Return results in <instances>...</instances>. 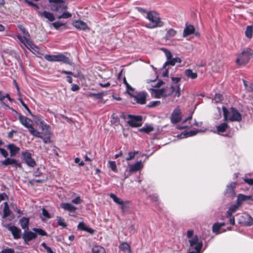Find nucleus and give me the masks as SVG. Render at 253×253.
I'll return each mask as SVG.
<instances>
[{
  "mask_svg": "<svg viewBox=\"0 0 253 253\" xmlns=\"http://www.w3.org/2000/svg\"><path fill=\"white\" fill-rule=\"evenodd\" d=\"M187 237L188 239L190 248L194 251L201 252L203 246V241L199 238L197 235H194V231L193 230H188L187 231Z\"/></svg>",
  "mask_w": 253,
  "mask_h": 253,
  "instance_id": "1",
  "label": "nucleus"
},
{
  "mask_svg": "<svg viewBox=\"0 0 253 253\" xmlns=\"http://www.w3.org/2000/svg\"><path fill=\"white\" fill-rule=\"evenodd\" d=\"M253 55V50L249 47L245 48L240 53L237 54L235 62L239 66H244L249 62Z\"/></svg>",
  "mask_w": 253,
  "mask_h": 253,
  "instance_id": "2",
  "label": "nucleus"
},
{
  "mask_svg": "<svg viewBox=\"0 0 253 253\" xmlns=\"http://www.w3.org/2000/svg\"><path fill=\"white\" fill-rule=\"evenodd\" d=\"M223 116L224 120H228L231 122H240L242 121V117L240 113L235 108L231 107L230 111L228 110L225 107L223 108Z\"/></svg>",
  "mask_w": 253,
  "mask_h": 253,
  "instance_id": "3",
  "label": "nucleus"
},
{
  "mask_svg": "<svg viewBox=\"0 0 253 253\" xmlns=\"http://www.w3.org/2000/svg\"><path fill=\"white\" fill-rule=\"evenodd\" d=\"M15 113L18 115V119L21 124L25 127L29 129V131L33 136L37 137L42 138L41 133L35 129L32 126V121L27 117L22 116L20 114L15 111Z\"/></svg>",
  "mask_w": 253,
  "mask_h": 253,
  "instance_id": "4",
  "label": "nucleus"
},
{
  "mask_svg": "<svg viewBox=\"0 0 253 253\" xmlns=\"http://www.w3.org/2000/svg\"><path fill=\"white\" fill-rule=\"evenodd\" d=\"M146 18L150 21V23L146 25L147 28L153 29L164 25V22L161 20L159 14L155 11L148 12Z\"/></svg>",
  "mask_w": 253,
  "mask_h": 253,
  "instance_id": "5",
  "label": "nucleus"
},
{
  "mask_svg": "<svg viewBox=\"0 0 253 253\" xmlns=\"http://www.w3.org/2000/svg\"><path fill=\"white\" fill-rule=\"evenodd\" d=\"M129 120L127 121L128 125L131 127H139L142 125V117L141 116L128 115Z\"/></svg>",
  "mask_w": 253,
  "mask_h": 253,
  "instance_id": "6",
  "label": "nucleus"
},
{
  "mask_svg": "<svg viewBox=\"0 0 253 253\" xmlns=\"http://www.w3.org/2000/svg\"><path fill=\"white\" fill-rule=\"evenodd\" d=\"M152 95L156 98H160L162 97H166L171 95V93H168L167 89L165 88L161 89L151 88Z\"/></svg>",
  "mask_w": 253,
  "mask_h": 253,
  "instance_id": "7",
  "label": "nucleus"
},
{
  "mask_svg": "<svg viewBox=\"0 0 253 253\" xmlns=\"http://www.w3.org/2000/svg\"><path fill=\"white\" fill-rule=\"evenodd\" d=\"M22 156L23 161L28 167L33 168L36 165L35 160L32 158L31 153L28 151L22 152Z\"/></svg>",
  "mask_w": 253,
  "mask_h": 253,
  "instance_id": "8",
  "label": "nucleus"
},
{
  "mask_svg": "<svg viewBox=\"0 0 253 253\" xmlns=\"http://www.w3.org/2000/svg\"><path fill=\"white\" fill-rule=\"evenodd\" d=\"M181 119V113L179 106H177L173 111L171 117L170 121L172 124H176L179 122Z\"/></svg>",
  "mask_w": 253,
  "mask_h": 253,
  "instance_id": "9",
  "label": "nucleus"
},
{
  "mask_svg": "<svg viewBox=\"0 0 253 253\" xmlns=\"http://www.w3.org/2000/svg\"><path fill=\"white\" fill-rule=\"evenodd\" d=\"M5 227L10 231L12 234L14 239H18L21 237V229L15 226H12L10 224H7Z\"/></svg>",
  "mask_w": 253,
  "mask_h": 253,
  "instance_id": "10",
  "label": "nucleus"
},
{
  "mask_svg": "<svg viewBox=\"0 0 253 253\" xmlns=\"http://www.w3.org/2000/svg\"><path fill=\"white\" fill-rule=\"evenodd\" d=\"M62 209L69 212V215L71 216H75L76 213V211L78 208L72 204L69 203H63L60 205Z\"/></svg>",
  "mask_w": 253,
  "mask_h": 253,
  "instance_id": "11",
  "label": "nucleus"
},
{
  "mask_svg": "<svg viewBox=\"0 0 253 253\" xmlns=\"http://www.w3.org/2000/svg\"><path fill=\"white\" fill-rule=\"evenodd\" d=\"M162 50H163L164 52L167 59V61L165 63V64L163 65V68H166V67L168 65H170L172 66L175 65V63L174 62L173 58L172 57V54L171 52L169 50H168L167 49L164 48H162Z\"/></svg>",
  "mask_w": 253,
  "mask_h": 253,
  "instance_id": "12",
  "label": "nucleus"
},
{
  "mask_svg": "<svg viewBox=\"0 0 253 253\" xmlns=\"http://www.w3.org/2000/svg\"><path fill=\"white\" fill-rule=\"evenodd\" d=\"M3 205L4 208L3 209V214L2 215V218H6L8 217L9 220H12L14 219L15 216L10 210L7 202H5L3 203Z\"/></svg>",
  "mask_w": 253,
  "mask_h": 253,
  "instance_id": "13",
  "label": "nucleus"
},
{
  "mask_svg": "<svg viewBox=\"0 0 253 253\" xmlns=\"http://www.w3.org/2000/svg\"><path fill=\"white\" fill-rule=\"evenodd\" d=\"M147 93L145 92L142 91L137 93L136 95H132V97L134 99L136 102L140 104H145L146 101Z\"/></svg>",
  "mask_w": 253,
  "mask_h": 253,
  "instance_id": "14",
  "label": "nucleus"
},
{
  "mask_svg": "<svg viewBox=\"0 0 253 253\" xmlns=\"http://www.w3.org/2000/svg\"><path fill=\"white\" fill-rule=\"evenodd\" d=\"M22 43H23L24 45L31 52H33L34 53H39V47L32 43V42L30 41V38L24 41Z\"/></svg>",
  "mask_w": 253,
  "mask_h": 253,
  "instance_id": "15",
  "label": "nucleus"
},
{
  "mask_svg": "<svg viewBox=\"0 0 253 253\" xmlns=\"http://www.w3.org/2000/svg\"><path fill=\"white\" fill-rule=\"evenodd\" d=\"M19 29L22 32L23 34V36L21 35H18L16 36L17 39L21 42H23L24 41L27 40L28 39L30 38V35L28 32L26 30V29L22 25H18Z\"/></svg>",
  "mask_w": 253,
  "mask_h": 253,
  "instance_id": "16",
  "label": "nucleus"
},
{
  "mask_svg": "<svg viewBox=\"0 0 253 253\" xmlns=\"http://www.w3.org/2000/svg\"><path fill=\"white\" fill-rule=\"evenodd\" d=\"M53 4L51 5L50 9L52 11L57 12L60 10H66L67 6L64 4L65 1L63 0L62 2H52Z\"/></svg>",
  "mask_w": 253,
  "mask_h": 253,
  "instance_id": "17",
  "label": "nucleus"
},
{
  "mask_svg": "<svg viewBox=\"0 0 253 253\" xmlns=\"http://www.w3.org/2000/svg\"><path fill=\"white\" fill-rule=\"evenodd\" d=\"M37 235L35 233L28 230L26 231L25 230L22 236L26 244H28L29 242L35 239Z\"/></svg>",
  "mask_w": 253,
  "mask_h": 253,
  "instance_id": "18",
  "label": "nucleus"
},
{
  "mask_svg": "<svg viewBox=\"0 0 253 253\" xmlns=\"http://www.w3.org/2000/svg\"><path fill=\"white\" fill-rule=\"evenodd\" d=\"M37 13L39 16L44 17L50 22H53L55 20V17L53 14L50 12L44 10L42 12L38 11Z\"/></svg>",
  "mask_w": 253,
  "mask_h": 253,
  "instance_id": "19",
  "label": "nucleus"
},
{
  "mask_svg": "<svg viewBox=\"0 0 253 253\" xmlns=\"http://www.w3.org/2000/svg\"><path fill=\"white\" fill-rule=\"evenodd\" d=\"M7 148L10 151L11 157L15 156L20 151V148L15 145L14 144H9Z\"/></svg>",
  "mask_w": 253,
  "mask_h": 253,
  "instance_id": "20",
  "label": "nucleus"
},
{
  "mask_svg": "<svg viewBox=\"0 0 253 253\" xmlns=\"http://www.w3.org/2000/svg\"><path fill=\"white\" fill-rule=\"evenodd\" d=\"M195 28L193 25L186 24L185 28L183 31V36L184 37H186L191 34H193L195 32Z\"/></svg>",
  "mask_w": 253,
  "mask_h": 253,
  "instance_id": "21",
  "label": "nucleus"
},
{
  "mask_svg": "<svg viewBox=\"0 0 253 253\" xmlns=\"http://www.w3.org/2000/svg\"><path fill=\"white\" fill-rule=\"evenodd\" d=\"M73 25L79 30H85L88 28L87 25L81 20H77L74 22Z\"/></svg>",
  "mask_w": 253,
  "mask_h": 253,
  "instance_id": "22",
  "label": "nucleus"
},
{
  "mask_svg": "<svg viewBox=\"0 0 253 253\" xmlns=\"http://www.w3.org/2000/svg\"><path fill=\"white\" fill-rule=\"evenodd\" d=\"M57 61H62L64 63L70 65L72 64L71 60L63 54H59L57 55Z\"/></svg>",
  "mask_w": 253,
  "mask_h": 253,
  "instance_id": "23",
  "label": "nucleus"
},
{
  "mask_svg": "<svg viewBox=\"0 0 253 253\" xmlns=\"http://www.w3.org/2000/svg\"><path fill=\"white\" fill-rule=\"evenodd\" d=\"M19 223L21 227L24 230L28 231L29 230V218L27 217H22L19 220Z\"/></svg>",
  "mask_w": 253,
  "mask_h": 253,
  "instance_id": "24",
  "label": "nucleus"
},
{
  "mask_svg": "<svg viewBox=\"0 0 253 253\" xmlns=\"http://www.w3.org/2000/svg\"><path fill=\"white\" fill-rule=\"evenodd\" d=\"M142 166L141 161H138L133 165H131L129 166V170L130 172H134L137 171L141 169Z\"/></svg>",
  "mask_w": 253,
  "mask_h": 253,
  "instance_id": "25",
  "label": "nucleus"
},
{
  "mask_svg": "<svg viewBox=\"0 0 253 253\" xmlns=\"http://www.w3.org/2000/svg\"><path fill=\"white\" fill-rule=\"evenodd\" d=\"M170 89V92H169L168 93H171V94H174L175 96L178 97L180 96V88L179 84H178L176 87L171 86Z\"/></svg>",
  "mask_w": 253,
  "mask_h": 253,
  "instance_id": "26",
  "label": "nucleus"
},
{
  "mask_svg": "<svg viewBox=\"0 0 253 253\" xmlns=\"http://www.w3.org/2000/svg\"><path fill=\"white\" fill-rule=\"evenodd\" d=\"M120 250L124 253H131V250L129 245L126 243L121 244L119 247Z\"/></svg>",
  "mask_w": 253,
  "mask_h": 253,
  "instance_id": "27",
  "label": "nucleus"
},
{
  "mask_svg": "<svg viewBox=\"0 0 253 253\" xmlns=\"http://www.w3.org/2000/svg\"><path fill=\"white\" fill-rule=\"evenodd\" d=\"M197 132L198 131L190 130L188 132H182L180 134L178 135L177 137L180 138H183L189 136H192L196 135Z\"/></svg>",
  "mask_w": 253,
  "mask_h": 253,
  "instance_id": "28",
  "label": "nucleus"
},
{
  "mask_svg": "<svg viewBox=\"0 0 253 253\" xmlns=\"http://www.w3.org/2000/svg\"><path fill=\"white\" fill-rule=\"evenodd\" d=\"M229 127V126L226 123H222L216 126L217 131L219 134L224 132Z\"/></svg>",
  "mask_w": 253,
  "mask_h": 253,
  "instance_id": "29",
  "label": "nucleus"
},
{
  "mask_svg": "<svg viewBox=\"0 0 253 253\" xmlns=\"http://www.w3.org/2000/svg\"><path fill=\"white\" fill-rule=\"evenodd\" d=\"M252 197V196L251 195L246 196L243 194H239L237 197V203L240 205L242 202L248 201L251 199Z\"/></svg>",
  "mask_w": 253,
  "mask_h": 253,
  "instance_id": "30",
  "label": "nucleus"
},
{
  "mask_svg": "<svg viewBox=\"0 0 253 253\" xmlns=\"http://www.w3.org/2000/svg\"><path fill=\"white\" fill-rule=\"evenodd\" d=\"M176 34V31L173 29H169L165 37V39L166 40H169L171 39L172 38L174 37Z\"/></svg>",
  "mask_w": 253,
  "mask_h": 253,
  "instance_id": "31",
  "label": "nucleus"
},
{
  "mask_svg": "<svg viewBox=\"0 0 253 253\" xmlns=\"http://www.w3.org/2000/svg\"><path fill=\"white\" fill-rule=\"evenodd\" d=\"M148 199H149L151 201L155 202L156 203V208L158 210H161V207L160 206V204L158 202L159 199L158 197L156 195H150L148 196Z\"/></svg>",
  "mask_w": 253,
  "mask_h": 253,
  "instance_id": "32",
  "label": "nucleus"
},
{
  "mask_svg": "<svg viewBox=\"0 0 253 253\" xmlns=\"http://www.w3.org/2000/svg\"><path fill=\"white\" fill-rule=\"evenodd\" d=\"M186 76L191 79H195L197 78V74L195 72H193L191 69H188L185 71Z\"/></svg>",
  "mask_w": 253,
  "mask_h": 253,
  "instance_id": "33",
  "label": "nucleus"
},
{
  "mask_svg": "<svg viewBox=\"0 0 253 253\" xmlns=\"http://www.w3.org/2000/svg\"><path fill=\"white\" fill-rule=\"evenodd\" d=\"M120 206L122 212L125 213L130 208V202L129 201H125Z\"/></svg>",
  "mask_w": 253,
  "mask_h": 253,
  "instance_id": "34",
  "label": "nucleus"
},
{
  "mask_svg": "<svg viewBox=\"0 0 253 253\" xmlns=\"http://www.w3.org/2000/svg\"><path fill=\"white\" fill-rule=\"evenodd\" d=\"M92 253H106L105 249L99 245H96L92 248Z\"/></svg>",
  "mask_w": 253,
  "mask_h": 253,
  "instance_id": "35",
  "label": "nucleus"
},
{
  "mask_svg": "<svg viewBox=\"0 0 253 253\" xmlns=\"http://www.w3.org/2000/svg\"><path fill=\"white\" fill-rule=\"evenodd\" d=\"M239 204L234 205L231 206L227 211L226 216H231L238 209Z\"/></svg>",
  "mask_w": 253,
  "mask_h": 253,
  "instance_id": "36",
  "label": "nucleus"
},
{
  "mask_svg": "<svg viewBox=\"0 0 253 253\" xmlns=\"http://www.w3.org/2000/svg\"><path fill=\"white\" fill-rule=\"evenodd\" d=\"M253 26L250 25L246 27V29L245 31V35L246 37L249 39H251L253 37Z\"/></svg>",
  "mask_w": 253,
  "mask_h": 253,
  "instance_id": "37",
  "label": "nucleus"
},
{
  "mask_svg": "<svg viewBox=\"0 0 253 253\" xmlns=\"http://www.w3.org/2000/svg\"><path fill=\"white\" fill-rule=\"evenodd\" d=\"M153 130L154 128L153 126L149 125H146L140 129L139 131L140 132H144L146 133H149V132L152 131Z\"/></svg>",
  "mask_w": 253,
  "mask_h": 253,
  "instance_id": "38",
  "label": "nucleus"
},
{
  "mask_svg": "<svg viewBox=\"0 0 253 253\" xmlns=\"http://www.w3.org/2000/svg\"><path fill=\"white\" fill-rule=\"evenodd\" d=\"M15 159L13 158H7L4 160L1 161V164L4 166H7L8 165L12 166L13 164Z\"/></svg>",
  "mask_w": 253,
  "mask_h": 253,
  "instance_id": "39",
  "label": "nucleus"
},
{
  "mask_svg": "<svg viewBox=\"0 0 253 253\" xmlns=\"http://www.w3.org/2000/svg\"><path fill=\"white\" fill-rule=\"evenodd\" d=\"M223 99V95L220 93H216L214 98L212 99V102L214 103H218Z\"/></svg>",
  "mask_w": 253,
  "mask_h": 253,
  "instance_id": "40",
  "label": "nucleus"
},
{
  "mask_svg": "<svg viewBox=\"0 0 253 253\" xmlns=\"http://www.w3.org/2000/svg\"><path fill=\"white\" fill-rule=\"evenodd\" d=\"M56 219L57 220V224L59 226H60L63 228H65L67 227V225L65 222V220L64 218H63L61 216H57Z\"/></svg>",
  "mask_w": 253,
  "mask_h": 253,
  "instance_id": "41",
  "label": "nucleus"
},
{
  "mask_svg": "<svg viewBox=\"0 0 253 253\" xmlns=\"http://www.w3.org/2000/svg\"><path fill=\"white\" fill-rule=\"evenodd\" d=\"M110 197L113 200L114 202L120 205L121 204H123L124 201L121 200V199L118 198L114 194L111 193L110 194Z\"/></svg>",
  "mask_w": 253,
  "mask_h": 253,
  "instance_id": "42",
  "label": "nucleus"
},
{
  "mask_svg": "<svg viewBox=\"0 0 253 253\" xmlns=\"http://www.w3.org/2000/svg\"><path fill=\"white\" fill-rule=\"evenodd\" d=\"M105 95V93L103 92H99L98 93H90L89 96L91 97H94L98 99H102L103 96Z\"/></svg>",
  "mask_w": 253,
  "mask_h": 253,
  "instance_id": "43",
  "label": "nucleus"
},
{
  "mask_svg": "<svg viewBox=\"0 0 253 253\" xmlns=\"http://www.w3.org/2000/svg\"><path fill=\"white\" fill-rule=\"evenodd\" d=\"M221 227H220L219 223H215L212 226V231L213 232L218 234L221 233L222 232L220 231Z\"/></svg>",
  "mask_w": 253,
  "mask_h": 253,
  "instance_id": "44",
  "label": "nucleus"
},
{
  "mask_svg": "<svg viewBox=\"0 0 253 253\" xmlns=\"http://www.w3.org/2000/svg\"><path fill=\"white\" fill-rule=\"evenodd\" d=\"M44 58L50 62H57V55H45Z\"/></svg>",
  "mask_w": 253,
  "mask_h": 253,
  "instance_id": "45",
  "label": "nucleus"
},
{
  "mask_svg": "<svg viewBox=\"0 0 253 253\" xmlns=\"http://www.w3.org/2000/svg\"><path fill=\"white\" fill-rule=\"evenodd\" d=\"M138 153H139V152L137 151L129 152L128 154V156L126 158V160L127 161H130V160L133 159L134 158L135 156L136 155L138 154Z\"/></svg>",
  "mask_w": 253,
  "mask_h": 253,
  "instance_id": "46",
  "label": "nucleus"
},
{
  "mask_svg": "<svg viewBox=\"0 0 253 253\" xmlns=\"http://www.w3.org/2000/svg\"><path fill=\"white\" fill-rule=\"evenodd\" d=\"M33 230L39 235L41 236H46L47 234L46 232L42 229L34 228Z\"/></svg>",
  "mask_w": 253,
  "mask_h": 253,
  "instance_id": "47",
  "label": "nucleus"
},
{
  "mask_svg": "<svg viewBox=\"0 0 253 253\" xmlns=\"http://www.w3.org/2000/svg\"><path fill=\"white\" fill-rule=\"evenodd\" d=\"M5 98V96L3 95L2 97H0V102L1 104V106L2 108H3L5 109H6L7 108H9V106L5 103L4 102V99Z\"/></svg>",
  "mask_w": 253,
  "mask_h": 253,
  "instance_id": "48",
  "label": "nucleus"
},
{
  "mask_svg": "<svg viewBox=\"0 0 253 253\" xmlns=\"http://www.w3.org/2000/svg\"><path fill=\"white\" fill-rule=\"evenodd\" d=\"M41 246L46 250L47 253H55L44 242L42 243Z\"/></svg>",
  "mask_w": 253,
  "mask_h": 253,
  "instance_id": "49",
  "label": "nucleus"
},
{
  "mask_svg": "<svg viewBox=\"0 0 253 253\" xmlns=\"http://www.w3.org/2000/svg\"><path fill=\"white\" fill-rule=\"evenodd\" d=\"M52 26L55 28L56 30H58L61 26H64L65 24L62 23L59 21H57L56 22H54L52 23Z\"/></svg>",
  "mask_w": 253,
  "mask_h": 253,
  "instance_id": "50",
  "label": "nucleus"
},
{
  "mask_svg": "<svg viewBox=\"0 0 253 253\" xmlns=\"http://www.w3.org/2000/svg\"><path fill=\"white\" fill-rule=\"evenodd\" d=\"M160 104V101H151L147 105V107L149 108H152L154 107L157 106H158Z\"/></svg>",
  "mask_w": 253,
  "mask_h": 253,
  "instance_id": "51",
  "label": "nucleus"
},
{
  "mask_svg": "<svg viewBox=\"0 0 253 253\" xmlns=\"http://www.w3.org/2000/svg\"><path fill=\"white\" fill-rule=\"evenodd\" d=\"M25 3H26L28 5L33 6L36 8L37 9H39V6L36 3L33 2L32 1L29 0H24Z\"/></svg>",
  "mask_w": 253,
  "mask_h": 253,
  "instance_id": "52",
  "label": "nucleus"
},
{
  "mask_svg": "<svg viewBox=\"0 0 253 253\" xmlns=\"http://www.w3.org/2000/svg\"><path fill=\"white\" fill-rule=\"evenodd\" d=\"M72 202L75 204H80L83 202V200L80 196H77L72 200Z\"/></svg>",
  "mask_w": 253,
  "mask_h": 253,
  "instance_id": "53",
  "label": "nucleus"
},
{
  "mask_svg": "<svg viewBox=\"0 0 253 253\" xmlns=\"http://www.w3.org/2000/svg\"><path fill=\"white\" fill-rule=\"evenodd\" d=\"M87 226L84 222H80L78 228L82 231H85Z\"/></svg>",
  "mask_w": 253,
  "mask_h": 253,
  "instance_id": "54",
  "label": "nucleus"
},
{
  "mask_svg": "<svg viewBox=\"0 0 253 253\" xmlns=\"http://www.w3.org/2000/svg\"><path fill=\"white\" fill-rule=\"evenodd\" d=\"M109 166L111 169L115 171L117 170V166L116 165V163L114 161H109Z\"/></svg>",
  "mask_w": 253,
  "mask_h": 253,
  "instance_id": "55",
  "label": "nucleus"
},
{
  "mask_svg": "<svg viewBox=\"0 0 253 253\" xmlns=\"http://www.w3.org/2000/svg\"><path fill=\"white\" fill-rule=\"evenodd\" d=\"M11 166L13 168H15V169H17V168L21 169L22 168L21 164L20 163H19L15 159L14 160L13 164H12Z\"/></svg>",
  "mask_w": 253,
  "mask_h": 253,
  "instance_id": "56",
  "label": "nucleus"
},
{
  "mask_svg": "<svg viewBox=\"0 0 253 253\" xmlns=\"http://www.w3.org/2000/svg\"><path fill=\"white\" fill-rule=\"evenodd\" d=\"M42 214L43 215V216H44L45 217H46V218H50L51 217L49 215V213H48V212L47 211H46L45 209L43 208L42 209Z\"/></svg>",
  "mask_w": 253,
  "mask_h": 253,
  "instance_id": "57",
  "label": "nucleus"
},
{
  "mask_svg": "<svg viewBox=\"0 0 253 253\" xmlns=\"http://www.w3.org/2000/svg\"><path fill=\"white\" fill-rule=\"evenodd\" d=\"M112 123L113 124L118 123L119 122V119L118 117L115 114H113L112 116Z\"/></svg>",
  "mask_w": 253,
  "mask_h": 253,
  "instance_id": "58",
  "label": "nucleus"
},
{
  "mask_svg": "<svg viewBox=\"0 0 253 253\" xmlns=\"http://www.w3.org/2000/svg\"><path fill=\"white\" fill-rule=\"evenodd\" d=\"M126 91L128 93V94L132 96V95H133V94H132L130 91H134V89L133 88H132L129 84H126Z\"/></svg>",
  "mask_w": 253,
  "mask_h": 253,
  "instance_id": "59",
  "label": "nucleus"
},
{
  "mask_svg": "<svg viewBox=\"0 0 253 253\" xmlns=\"http://www.w3.org/2000/svg\"><path fill=\"white\" fill-rule=\"evenodd\" d=\"M246 216L248 217V221L246 222V224L248 226L253 225V218L248 215Z\"/></svg>",
  "mask_w": 253,
  "mask_h": 253,
  "instance_id": "60",
  "label": "nucleus"
},
{
  "mask_svg": "<svg viewBox=\"0 0 253 253\" xmlns=\"http://www.w3.org/2000/svg\"><path fill=\"white\" fill-rule=\"evenodd\" d=\"M0 153L4 158H7V157L8 156V153L5 149L0 148Z\"/></svg>",
  "mask_w": 253,
  "mask_h": 253,
  "instance_id": "61",
  "label": "nucleus"
},
{
  "mask_svg": "<svg viewBox=\"0 0 253 253\" xmlns=\"http://www.w3.org/2000/svg\"><path fill=\"white\" fill-rule=\"evenodd\" d=\"M237 183L236 182H231L227 185L228 190H234L236 188Z\"/></svg>",
  "mask_w": 253,
  "mask_h": 253,
  "instance_id": "62",
  "label": "nucleus"
},
{
  "mask_svg": "<svg viewBox=\"0 0 253 253\" xmlns=\"http://www.w3.org/2000/svg\"><path fill=\"white\" fill-rule=\"evenodd\" d=\"M14 250L10 248H7L2 250L0 253H13Z\"/></svg>",
  "mask_w": 253,
  "mask_h": 253,
  "instance_id": "63",
  "label": "nucleus"
},
{
  "mask_svg": "<svg viewBox=\"0 0 253 253\" xmlns=\"http://www.w3.org/2000/svg\"><path fill=\"white\" fill-rule=\"evenodd\" d=\"M244 181L250 185H253V178H245Z\"/></svg>",
  "mask_w": 253,
  "mask_h": 253,
  "instance_id": "64",
  "label": "nucleus"
}]
</instances>
